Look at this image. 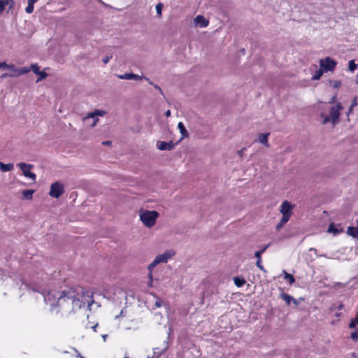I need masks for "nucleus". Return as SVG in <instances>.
<instances>
[{
	"label": "nucleus",
	"instance_id": "f257e3e1",
	"mask_svg": "<svg viewBox=\"0 0 358 358\" xmlns=\"http://www.w3.org/2000/svg\"><path fill=\"white\" fill-rule=\"evenodd\" d=\"M44 301L50 304L52 310L59 307L66 313H71L81 308L85 304L90 306L93 303L92 296L90 292L83 287L69 288L62 292L51 290L47 294L41 293Z\"/></svg>",
	"mask_w": 358,
	"mask_h": 358
},
{
	"label": "nucleus",
	"instance_id": "f03ea898",
	"mask_svg": "<svg viewBox=\"0 0 358 358\" xmlns=\"http://www.w3.org/2000/svg\"><path fill=\"white\" fill-rule=\"evenodd\" d=\"M175 252L172 250L166 251L165 252L156 256L155 259L149 264L148 269L149 271L148 277L152 280V271L155 267L161 263H166L169 259L174 256Z\"/></svg>",
	"mask_w": 358,
	"mask_h": 358
},
{
	"label": "nucleus",
	"instance_id": "7ed1b4c3",
	"mask_svg": "<svg viewBox=\"0 0 358 358\" xmlns=\"http://www.w3.org/2000/svg\"><path fill=\"white\" fill-rule=\"evenodd\" d=\"M139 217L141 221L146 227L151 228L155 224L159 217V213L156 210H141Z\"/></svg>",
	"mask_w": 358,
	"mask_h": 358
},
{
	"label": "nucleus",
	"instance_id": "20e7f679",
	"mask_svg": "<svg viewBox=\"0 0 358 358\" xmlns=\"http://www.w3.org/2000/svg\"><path fill=\"white\" fill-rule=\"evenodd\" d=\"M343 108L341 103H337L335 106L331 107L329 116H325L324 113H322L321 116L324 117L322 123L327 124L329 122H331L333 124H335L338 120L340 112Z\"/></svg>",
	"mask_w": 358,
	"mask_h": 358
},
{
	"label": "nucleus",
	"instance_id": "39448f33",
	"mask_svg": "<svg viewBox=\"0 0 358 358\" xmlns=\"http://www.w3.org/2000/svg\"><path fill=\"white\" fill-rule=\"evenodd\" d=\"M320 69L324 70V72L333 71L337 64V62L329 57L324 59H321L319 61Z\"/></svg>",
	"mask_w": 358,
	"mask_h": 358
},
{
	"label": "nucleus",
	"instance_id": "423d86ee",
	"mask_svg": "<svg viewBox=\"0 0 358 358\" xmlns=\"http://www.w3.org/2000/svg\"><path fill=\"white\" fill-rule=\"evenodd\" d=\"M64 192V185L59 182H55L50 186L49 194L54 198H59Z\"/></svg>",
	"mask_w": 358,
	"mask_h": 358
},
{
	"label": "nucleus",
	"instance_id": "0eeeda50",
	"mask_svg": "<svg viewBox=\"0 0 358 358\" xmlns=\"http://www.w3.org/2000/svg\"><path fill=\"white\" fill-rule=\"evenodd\" d=\"M17 166H19L22 171L23 175L34 181L36 180V174L31 172L30 169H33L34 166L32 164H26L24 162L18 163Z\"/></svg>",
	"mask_w": 358,
	"mask_h": 358
},
{
	"label": "nucleus",
	"instance_id": "6e6552de",
	"mask_svg": "<svg viewBox=\"0 0 358 358\" xmlns=\"http://www.w3.org/2000/svg\"><path fill=\"white\" fill-rule=\"evenodd\" d=\"M103 114L104 113L101 110H96L95 112L90 113L88 115L84 117L83 120L85 124H88L89 122L90 127H93L96 124L99 120L97 115L102 116Z\"/></svg>",
	"mask_w": 358,
	"mask_h": 358
},
{
	"label": "nucleus",
	"instance_id": "1a4fd4ad",
	"mask_svg": "<svg viewBox=\"0 0 358 358\" xmlns=\"http://www.w3.org/2000/svg\"><path fill=\"white\" fill-rule=\"evenodd\" d=\"M294 208V206L288 201H284L280 206V213L282 215V217H287L290 218L292 215V210Z\"/></svg>",
	"mask_w": 358,
	"mask_h": 358
},
{
	"label": "nucleus",
	"instance_id": "9d476101",
	"mask_svg": "<svg viewBox=\"0 0 358 358\" xmlns=\"http://www.w3.org/2000/svg\"><path fill=\"white\" fill-rule=\"evenodd\" d=\"M174 144L173 141H157V148L160 150H171L173 148Z\"/></svg>",
	"mask_w": 358,
	"mask_h": 358
},
{
	"label": "nucleus",
	"instance_id": "9b49d317",
	"mask_svg": "<svg viewBox=\"0 0 358 358\" xmlns=\"http://www.w3.org/2000/svg\"><path fill=\"white\" fill-rule=\"evenodd\" d=\"M117 77L120 79H122V80H141L143 78V76H141L139 75L134 74L132 73H126L124 74L117 75Z\"/></svg>",
	"mask_w": 358,
	"mask_h": 358
},
{
	"label": "nucleus",
	"instance_id": "f8f14e48",
	"mask_svg": "<svg viewBox=\"0 0 358 358\" xmlns=\"http://www.w3.org/2000/svg\"><path fill=\"white\" fill-rule=\"evenodd\" d=\"M208 20L203 15H199L194 18V24L200 27H206L208 25Z\"/></svg>",
	"mask_w": 358,
	"mask_h": 358
},
{
	"label": "nucleus",
	"instance_id": "ddd939ff",
	"mask_svg": "<svg viewBox=\"0 0 358 358\" xmlns=\"http://www.w3.org/2000/svg\"><path fill=\"white\" fill-rule=\"evenodd\" d=\"M280 296L286 302V303L288 306H289L292 302H293L294 304L296 306L298 305V303H297L296 300L294 297H292V296L289 295L288 294L282 293L280 295Z\"/></svg>",
	"mask_w": 358,
	"mask_h": 358
},
{
	"label": "nucleus",
	"instance_id": "4468645a",
	"mask_svg": "<svg viewBox=\"0 0 358 358\" xmlns=\"http://www.w3.org/2000/svg\"><path fill=\"white\" fill-rule=\"evenodd\" d=\"M270 133H265V134H259L258 136V141L264 144L266 147H269V143L268 141V137L269 136Z\"/></svg>",
	"mask_w": 358,
	"mask_h": 358
},
{
	"label": "nucleus",
	"instance_id": "2eb2a0df",
	"mask_svg": "<svg viewBox=\"0 0 358 358\" xmlns=\"http://www.w3.org/2000/svg\"><path fill=\"white\" fill-rule=\"evenodd\" d=\"M178 128L180 130V133L182 135V138H187L189 136V134H188L184 124L182 122H180L178 124Z\"/></svg>",
	"mask_w": 358,
	"mask_h": 358
},
{
	"label": "nucleus",
	"instance_id": "dca6fc26",
	"mask_svg": "<svg viewBox=\"0 0 358 358\" xmlns=\"http://www.w3.org/2000/svg\"><path fill=\"white\" fill-rule=\"evenodd\" d=\"M13 169V164H3V162L0 163V171L1 172H7L10 171Z\"/></svg>",
	"mask_w": 358,
	"mask_h": 358
},
{
	"label": "nucleus",
	"instance_id": "f3484780",
	"mask_svg": "<svg viewBox=\"0 0 358 358\" xmlns=\"http://www.w3.org/2000/svg\"><path fill=\"white\" fill-rule=\"evenodd\" d=\"M347 234L353 238H357L358 236V229L355 227H348Z\"/></svg>",
	"mask_w": 358,
	"mask_h": 358
},
{
	"label": "nucleus",
	"instance_id": "a211bd4d",
	"mask_svg": "<svg viewBox=\"0 0 358 358\" xmlns=\"http://www.w3.org/2000/svg\"><path fill=\"white\" fill-rule=\"evenodd\" d=\"M234 282L238 287H241L246 283L245 280L240 277H234Z\"/></svg>",
	"mask_w": 358,
	"mask_h": 358
},
{
	"label": "nucleus",
	"instance_id": "6ab92c4d",
	"mask_svg": "<svg viewBox=\"0 0 358 358\" xmlns=\"http://www.w3.org/2000/svg\"><path fill=\"white\" fill-rule=\"evenodd\" d=\"M167 346H166L164 349H160L159 348H153V356L155 357L159 358V357L166 350Z\"/></svg>",
	"mask_w": 358,
	"mask_h": 358
},
{
	"label": "nucleus",
	"instance_id": "aec40b11",
	"mask_svg": "<svg viewBox=\"0 0 358 358\" xmlns=\"http://www.w3.org/2000/svg\"><path fill=\"white\" fill-rule=\"evenodd\" d=\"M284 278L289 281V285H292L295 282V279L292 274L288 273L285 270L282 271Z\"/></svg>",
	"mask_w": 358,
	"mask_h": 358
},
{
	"label": "nucleus",
	"instance_id": "412c9836",
	"mask_svg": "<svg viewBox=\"0 0 358 358\" xmlns=\"http://www.w3.org/2000/svg\"><path fill=\"white\" fill-rule=\"evenodd\" d=\"M34 191L31 189H27L22 192V196L25 199H31Z\"/></svg>",
	"mask_w": 358,
	"mask_h": 358
},
{
	"label": "nucleus",
	"instance_id": "4be33fe9",
	"mask_svg": "<svg viewBox=\"0 0 358 358\" xmlns=\"http://www.w3.org/2000/svg\"><path fill=\"white\" fill-rule=\"evenodd\" d=\"M289 220V218H288L287 216L282 217L280 222L276 226V229L279 230L281 229L288 222Z\"/></svg>",
	"mask_w": 358,
	"mask_h": 358
},
{
	"label": "nucleus",
	"instance_id": "5701e85b",
	"mask_svg": "<svg viewBox=\"0 0 358 358\" xmlns=\"http://www.w3.org/2000/svg\"><path fill=\"white\" fill-rule=\"evenodd\" d=\"M29 71H30V69L28 67L18 68L17 70L15 71H16L15 76L25 74V73L29 72Z\"/></svg>",
	"mask_w": 358,
	"mask_h": 358
},
{
	"label": "nucleus",
	"instance_id": "b1692460",
	"mask_svg": "<svg viewBox=\"0 0 358 358\" xmlns=\"http://www.w3.org/2000/svg\"><path fill=\"white\" fill-rule=\"evenodd\" d=\"M324 73V70H322V69H318L317 71H315V74L313 76L312 80H319L322 77V76L323 75Z\"/></svg>",
	"mask_w": 358,
	"mask_h": 358
},
{
	"label": "nucleus",
	"instance_id": "393cba45",
	"mask_svg": "<svg viewBox=\"0 0 358 358\" xmlns=\"http://www.w3.org/2000/svg\"><path fill=\"white\" fill-rule=\"evenodd\" d=\"M357 324H358V311L356 317L351 320L350 324H349V328L350 329H355Z\"/></svg>",
	"mask_w": 358,
	"mask_h": 358
},
{
	"label": "nucleus",
	"instance_id": "a878e982",
	"mask_svg": "<svg viewBox=\"0 0 358 358\" xmlns=\"http://www.w3.org/2000/svg\"><path fill=\"white\" fill-rule=\"evenodd\" d=\"M34 3L32 2V0H28V5L25 8V11L30 14L34 11Z\"/></svg>",
	"mask_w": 358,
	"mask_h": 358
},
{
	"label": "nucleus",
	"instance_id": "bb28decb",
	"mask_svg": "<svg viewBox=\"0 0 358 358\" xmlns=\"http://www.w3.org/2000/svg\"><path fill=\"white\" fill-rule=\"evenodd\" d=\"M357 66H358V64H356L355 63V60L354 59H352V60L349 61V62H348V69H349L350 71L354 72Z\"/></svg>",
	"mask_w": 358,
	"mask_h": 358
},
{
	"label": "nucleus",
	"instance_id": "cd10ccee",
	"mask_svg": "<svg viewBox=\"0 0 358 358\" xmlns=\"http://www.w3.org/2000/svg\"><path fill=\"white\" fill-rule=\"evenodd\" d=\"M328 232H330V233H333L334 234H338L341 232L340 230L337 229L335 226L334 225V224H330L329 227H328V230H327Z\"/></svg>",
	"mask_w": 358,
	"mask_h": 358
},
{
	"label": "nucleus",
	"instance_id": "c85d7f7f",
	"mask_svg": "<svg viewBox=\"0 0 358 358\" xmlns=\"http://www.w3.org/2000/svg\"><path fill=\"white\" fill-rule=\"evenodd\" d=\"M357 98L356 96L352 99L350 107L348 112V115H349L352 113L353 108L357 106Z\"/></svg>",
	"mask_w": 358,
	"mask_h": 358
},
{
	"label": "nucleus",
	"instance_id": "c756f323",
	"mask_svg": "<svg viewBox=\"0 0 358 358\" xmlns=\"http://www.w3.org/2000/svg\"><path fill=\"white\" fill-rule=\"evenodd\" d=\"M162 8H163V4L162 3H159L156 5L155 6V8H156V12H157V14L159 17H161L162 16Z\"/></svg>",
	"mask_w": 358,
	"mask_h": 358
},
{
	"label": "nucleus",
	"instance_id": "7c9ffc66",
	"mask_svg": "<svg viewBox=\"0 0 358 358\" xmlns=\"http://www.w3.org/2000/svg\"><path fill=\"white\" fill-rule=\"evenodd\" d=\"M329 83L334 88H338L341 85V82L339 80H329Z\"/></svg>",
	"mask_w": 358,
	"mask_h": 358
},
{
	"label": "nucleus",
	"instance_id": "2f4dec72",
	"mask_svg": "<svg viewBox=\"0 0 358 358\" xmlns=\"http://www.w3.org/2000/svg\"><path fill=\"white\" fill-rule=\"evenodd\" d=\"M31 70L34 71V73L36 74H38L40 73V69H39V67L37 64H32L31 66Z\"/></svg>",
	"mask_w": 358,
	"mask_h": 358
},
{
	"label": "nucleus",
	"instance_id": "473e14b6",
	"mask_svg": "<svg viewBox=\"0 0 358 358\" xmlns=\"http://www.w3.org/2000/svg\"><path fill=\"white\" fill-rule=\"evenodd\" d=\"M350 336L353 341L357 342L358 340V331L356 330L355 331L352 332Z\"/></svg>",
	"mask_w": 358,
	"mask_h": 358
},
{
	"label": "nucleus",
	"instance_id": "72a5a7b5",
	"mask_svg": "<svg viewBox=\"0 0 358 358\" xmlns=\"http://www.w3.org/2000/svg\"><path fill=\"white\" fill-rule=\"evenodd\" d=\"M7 69H9L12 71L11 73H16V70H17V68H15V65L13 64H8V66L6 68Z\"/></svg>",
	"mask_w": 358,
	"mask_h": 358
},
{
	"label": "nucleus",
	"instance_id": "f704fd0d",
	"mask_svg": "<svg viewBox=\"0 0 358 358\" xmlns=\"http://www.w3.org/2000/svg\"><path fill=\"white\" fill-rule=\"evenodd\" d=\"M257 266L262 271H265L263 265L262 264V259H257L256 262Z\"/></svg>",
	"mask_w": 358,
	"mask_h": 358
},
{
	"label": "nucleus",
	"instance_id": "c9c22d12",
	"mask_svg": "<svg viewBox=\"0 0 358 358\" xmlns=\"http://www.w3.org/2000/svg\"><path fill=\"white\" fill-rule=\"evenodd\" d=\"M14 76H15V73H6L2 74L1 78H8V77H14Z\"/></svg>",
	"mask_w": 358,
	"mask_h": 358
},
{
	"label": "nucleus",
	"instance_id": "e433bc0d",
	"mask_svg": "<svg viewBox=\"0 0 358 358\" xmlns=\"http://www.w3.org/2000/svg\"><path fill=\"white\" fill-rule=\"evenodd\" d=\"M38 75L40 76V78H38L37 79V81L41 80L43 78H45L47 76V74L45 72H41V71H40V73Z\"/></svg>",
	"mask_w": 358,
	"mask_h": 358
},
{
	"label": "nucleus",
	"instance_id": "4c0bfd02",
	"mask_svg": "<svg viewBox=\"0 0 358 358\" xmlns=\"http://www.w3.org/2000/svg\"><path fill=\"white\" fill-rule=\"evenodd\" d=\"M112 58L111 56H106L103 58V62L106 64L109 62V61L110 60V59Z\"/></svg>",
	"mask_w": 358,
	"mask_h": 358
},
{
	"label": "nucleus",
	"instance_id": "58836bf2",
	"mask_svg": "<svg viewBox=\"0 0 358 358\" xmlns=\"http://www.w3.org/2000/svg\"><path fill=\"white\" fill-rule=\"evenodd\" d=\"M269 246H270V244L268 243L266 246H264L262 250H258V252H259V253H261V254H263Z\"/></svg>",
	"mask_w": 358,
	"mask_h": 358
},
{
	"label": "nucleus",
	"instance_id": "ea45409f",
	"mask_svg": "<svg viewBox=\"0 0 358 358\" xmlns=\"http://www.w3.org/2000/svg\"><path fill=\"white\" fill-rule=\"evenodd\" d=\"M336 94H335L334 96H333L331 99L329 101V103H334L336 102Z\"/></svg>",
	"mask_w": 358,
	"mask_h": 358
},
{
	"label": "nucleus",
	"instance_id": "a19ab883",
	"mask_svg": "<svg viewBox=\"0 0 358 358\" xmlns=\"http://www.w3.org/2000/svg\"><path fill=\"white\" fill-rule=\"evenodd\" d=\"M153 86H154V87H155L156 90H157L159 92V93H160L161 94L164 95V94H163V91L162 90V89L160 88V87H159V85H154Z\"/></svg>",
	"mask_w": 358,
	"mask_h": 358
},
{
	"label": "nucleus",
	"instance_id": "79ce46f5",
	"mask_svg": "<svg viewBox=\"0 0 358 358\" xmlns=\"http://www.w3.org/2000/svg\"><path fill=\"white\" fill-rule=\"evenodd\" d=\"M310 252H314V253H315L317 257H323V256H324V255H319L317 254V249H315V248H311L310 249Z\"/></svg>",
	"mask_w": 358,
	"mask_h": 358
},
{
	"label": "nucleus",
	"instance_id": "37998d69",
	"mask_svg": "<svg viewBox=\"0 0 358 358\" xmlns=\"http://www.w3.org/2000/svg\"><path fill=\"white\" fill-rule=\"evenodd\" d=\"M245 148H242L241 150H240L239 151H238V155L240 156V157H243V154H244V151H245Z\"/></svg>",
	"mask_w": 358,
	"mask_h": 358
},
{
	"label": "nucleus",
	"instance_id": "c03bdc74",
	"mask_svg": "<svg viewBox=\"0 0 358 358\" xmlns=\"http://www.w3.org/2000/svg\"><path fill=\"white\" fill-rule=\"evenodd\" d=\"M261 255L262 254L259 253V252L257 251L255 253V257L257 259H262L261 258Z\"/></svg>",
	"mask_w": 358,
	"mask_h": 358
},
{
	"label": "nucleus",
	"instance_id": "a18cd8bd",
	"mask_svg": "<svg viewBox=\"0 0 358 358\" xmlns=\"http://www.w3.org/2000/svg\"><path fill=\"white\" fill-rule=\"evenodd\" d=\"M7 66H8V64L6 62H0V68L6 69Z\"/></svg>",
	"mask_w": 358,
	"mask_h": 358
},
{
	"label": "nucleus",
	"instance_id": "49530a36",
	"mask_svg": "<svg viewBox=\"0 0 358 358\" xmlns=\"http://www.w3.org/2000/svg\"><path fill=\"white\" fill-rule=\"evenodd\" d=\"M102 144H103V145H110V144H111V141H103V142L102 143Z\"/></svg>",
	"mask_w": 358,
	"mask_h": 358
},
{
	"label": "nucleus",
	"instance_id": "de8ad7c7",
	"mask_svg": "<svg viewBox=\"0 0 358 358\" xmlns=\"http://www.w3.org/2000/svg\"><path fill=\"white\" fill-rule=\"evenodd\" d=\"M343 307H344V305H343V304H342V303H341V304H339V305H338V306L337 309H338V310H342V309L343 308Z\"/></svg>",
	"mask_w": 358,
	"mask_h": 358
},
{
	"label": "nucleus",
	"instance_id": "09e8293b",
	"mask_svg": "<svg viewBox=\"0 0 358 358\" xmlns=\"http://www.w3.org/2000/svg\"><path fill=\"white\" fill-rule=\"evenodd\" d=\"M165 115L166 117H169L171 115V111L169 110H168L167 111H166L165 113Z\"/></svg>",
	"mask_w": 358,
	"mask_h": 358
},
{
	"label": "nucleus",
	"instance_id": "8fccbe9b",
	"mask_svg": "<svg viewBox=\"0 0 358 358\" xmlns=\"http://www.w3.org/2000/svg\"><path fill=\"white\" fill-rule=\"evenodd\" d=\"M145 79L148 82L149 84L154 85L153 83L148 78H145Z\"/></svg>",
	"mask_w": 358,
	"mask_h": 358
},
{
	"label": "nucleus",
	"instance_id": "3c124183",
	"mask_svg": "<svg viewBox=\"0 0 358 358\" xmlns=\"http://www.w3.org/2000/svg\"><path fill=\"white\" fill-rule=\"evenodd\" d=\"M98 327V324H96L95 325H94L92 328L93 329L94 331H96V327Z\"/></svg>",
	"mask_w": 358,
	"mask_h": 358
},
{
	"label": "nucleus",
	"instance_id": "603ef678",
	"mask_svg": "<svg viewBox=\"0 0 358 358\" xmlns=\"http://www.w3.org/2000/svg\"><path fill=\"white\" fill-rule=\"evenodd\" d=\"M107 336H108L107 334L102 335V338H103L104 341H106Z\"/></svg>",
	"mask_w": 358,
	"mask_h": 358
},
{
	"label": "nucleus",
	"instance_id": "864d4df0",
	"mask_svg": "<svg viewBox=\"0 0 358 358\" xmlns=\"http://www.w3.org/2000/svg\"><path fill=\"white\" fill-rule=\"evenodd\" d=\"M155 305L157 306V307H159L160 306V303L159 302H156L155 303Z\"/></svg>",
	"mask_w": 358,
	"mask_h": 358
},
{
	"label": "nucleus",
	"instance_id": "5fc2aeb1",
	"mask_svg": "<svg viewBox=\"0 0 358 358\" xmlns=\"http://www.w3.org/2000/svg\"><path fill=\"white\" fill-rule=\"evenodd\" d=\"M356 222H357V226L356 227V228H357V229H358V219L356 220Z\"/></svg>",
	"mask_w": 358,
	"mask_h": 358
},
{
	"label": "nucleus",
	"instance_id": "6e6d98bb",
	"mask_svg": "<svg viewBox=\"0 0 358 358\" xmlns=\"http://www.w3.org/2000/svg\"><path fill=\"white\" fill-rule=\"evenodd\" d=\"M147 358H157V357H155V356H152V357H148Z\"/></svg>",
	"mask_w": 358,
	"mask_h": 358
},
{
	"label": "nucleus",
	"instance_id": "4d7b16f0",
	"mask_svg": "<svg viewBox=\"0 0 358 358\" xmlns=\"http://www.w3.org/2000/svg\"><path fill=\"white\" fill-rule=\"evenodd\" d=\"M79 357H80V358H85V357H82L81 355H79Z\"/></svg>",
	"mask_w": 358,
	"mask_h": 358
},
{
	"label": "nucleus",
	"instance_id": "13d9d810",
	"mask_svg": "<svg viewBox=\"0 0 358 358\" xmlns=\"http://www.w3.org/2000/svg\"><path fill=\"white\" fill-rule=\"evenodd\" d=\"M124 358H129V357H124Z\"/></svg>",
	"mask_w": 358,
	"mask_h": 358
}]
</instances>
